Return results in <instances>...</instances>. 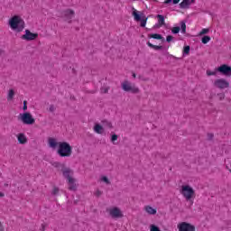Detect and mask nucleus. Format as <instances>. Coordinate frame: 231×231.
<instances>
[{"label":"nucleus","mask_w":231,"mask_h":231,"mask_svg":"<svg viewBox=\"0 0 231 231\" xmlns=\"http://www.w3.org/2000/svg\"><path fill=\"white\" fill-rule=\"evenodd\" d=\"M220 75H224V77H231V66L226 64H222L218 68L216 69Z\"/></svg>","instance_id":"nucleus-9"},{"label":"nucleus","mask_w":231,"mask_h":231,"mask_svg":"<svg viewBox=\"0 0 231 231\" xmlns=\"http://www.w3.org/2000/svg\"><path fill=\"white\" fill-rule=\"evenodd\" d=\"M57 194H59V188L54 187L52 191H51V195L52 196H57Z\"/></svg>","instance_id":"nucleus-32"},{"label":"nucleus","mask_w":231,"mask_h":231,"mask_svg":"<svg viewBox=\"0 0 231 231\" xmlns=\"http://www.w3.org/2000/svg\"><path fill=\"white\" fill-rule=\"evenodd\" d=\"M107 91H109L107 88L104 89V93H107Z\"/></svg>","instance_id":"nucleus-45"},{"label":"nucleus","mask_w":231,"mask_h":231,"mask_svg":"<svg viewBox=\"0 0 231 231\" xmlns=\"http://www.w3.org/2000/svg\"><path fill=\"white\" fill-rule=\"evenodd\" d=\"M158 24L159 26H164L165 24V17L162 14H157Z\"/></svg>","instance_id":"nucleus-18"},{"label":"nucleus","mask_w":231,"mask_h":231,"mask_svg":"<svg viewBox=\"0 0 231 231\" xmlns=\"http://www.w3.org/2000/svg\"><path fill=\"white\" fill-rule=\"evenodd\" d=\"M8 24L13 32H17L18 33H21L25 26L24 20L19 15L11 17L8 21Z\"/></svg>","instance_id":"nucleus-2"},{"label":"nucleus","mask_w":231,"mask_h":231,"mask_svg":"<svg viewBox=\"0 0 231 231\" xmlns=\"http://www.w3.org/2000/svg\"><path fill=\"white\" fill-rule=\"evenodd\" d=\"M121 87L123 91H125L126 93H134V95L140 93V88H138L136 85L131 83L129 80L123 81L121 83Z\"/></svg>","instance_id":"nucleus-5"},{"label":"nucleus","mask_w":231,"mask_h":231,"mask_svg":"<svg viewBox=\"0 0 231 231\" xmlns=\"http://www.w3.org/2000/svg\"><path fill=\"white\" fill-rule=\"evenodd\" d=\"M48 145L51 147V149H57L59 143L57 142V139L53 137L48 138Z\"/></svg>","instance_id":"nucleus-14"},{"label":"nucleus","mask_w":231,"mask_h":231,"mask_svg":"<svg viewBox=\"0 0 231 231\" xmlns=\"http://www.w3.org/2000/svg\"><path fill=\"white\" fill-rule=\"evenodd\" d=\"M180 30H181L180 27H173L171 29V33H174V34L180 33Z\"/></svg>","instance_id":"nucleus-31"},{"label":"nucleus","mask_w":231,"mask_h":231,"mask_svg":"<svg viewBox=\"0 0 231 231\" xmlns=\"http://www.w3.org/2000/svg\"><path fill=\"white\" fill-rule=\"evenodd\" d=\"M132 77H134V79H136V73H133Z\"/></svg>","instance_id":"nucleus-44"},{"label":"nucleus","mask_w":231,"mask_h":231,"mask_svg":"<svg viewBox=\"0 0 231 231\" xmlns=\"http://www.w3.org/2000/svg\"><path fill=\"white\" fill-rule=\"evenodd\" d=\"M150 38L156 39L157 41H162V39H163L162 34H158V33L150 34Z\"/></svg>","instance_id":"nucleus-22"},{"label":"nucleus","mask_w":231,"mask_h":231,"mask_svg":"<svg viewBox=\"0 0 231 231\" xmlns=\"http://www.w3.org/2000/svg\"><path fill=\"white\" fill-rule=\"evenodd\" d=\"M220 98H225V94H222V97Z\"/></svg>","instance_id":"nucleus-46"},{"label":"nucleus","mask_w":231,"mask_h":231,"mask_svg":"<svg viewBox=\"0 0 231 231\" xmlns=\"http://www.w3.org/2000/svg\"><path fill=\"white\" fill-rule=\"evenodd\" d=\"M73 154V148L69 143H59V156L61 158H69Z\"/></svg>","instance_id":"nucleus-4"},{"label":"nucleus","mask_w":231,"mask_h":231,"mask_svg":"<svg viewBox=\"0 0 231 231\" xmlns=\"http://www.w3.org/2000/svg\"><path fill=\"white\" fill-rule=\"evenodd\" d=\"M14 97H15V91L14 89H9L8 95H7V100L10 102V100H14Z\"/></svg>","instance_id":"nucleus-19"},{"label":"nucleus","mask_w":231,"mask_h":231,"mask_svg":"<svg viewBox=\"0 0 231 231\" xmlns=\"http://www.w3.org/2000/svg\"><path fill=\"white\" fill-rule=\"evenodd\" d=\"M61 19H63L65 23H71L73 19H75V11L72 9H67L61 12Z\"/></svg>","instance_id":"nucleus-7"},{"label":"nucleus","mask_w":231,"mask_h":231,"mask_svg":"<svg viewBox=\"0 0 231 231\" xmlns=\"http://www.w3.org/2000/svg\"><path fill=\"white\" fill-rule=\"evenodd\" d=\"M94 131L97 133V134H102L104 133V127L98 124H96L94 125Z\"/></svg>","instance_id":"nucleus-16"},{"label":"nucleus","mask_w":231,"mask_h":231,"mask_svg":"<svg viewBox=\"0 0 231 231\" xmlns=\"http://www.w3.org/2000/svg\"><path fill=\"white\" fill-rule=\"evenodd\" d=\"M177 228L179 231H196V226L187 222L179 223Z\"/></svg>","instance_id":"nucleus-12"},{"label":"nucleus","mask_w":231,"mask_h":231,"mask_svg":"<svg viewBox=\"0 0 231 231\" xmlns=\"http://www.w3.org/2000/svg\"><path fill=\"white\" fill-rule=\"evenodd\" d=\"M147 45L149 46V48H152V50H156V51L162 50V48H163L162 46H160V45H154L150 42H147Z\"/></svg>","instance_id":"nucleus-21"},{"label":"nucleus","mask_w":231,"mask_h":231,"mask_svg":"<svg viewBox=\"0 0 231 231\" xmlns=\"http://www.w3.org/2000/svg\"><path fill=\"white\" fill-rule=\"evenodd\" d=\"M28 109V101H23V111H26Z\"/></svg>","instance_id":"nucleus-34"},{"label":"nucleus","mask_w":231,"mask_h":231,"mask_svg":"<svg viewBox=\"0 0 231 231\" xmlns=\"http://www.w3.org/2000/svg\"><path fill=\"white\" fill-rule=\"evenodd\" d=\"M181 196L189 201L191 205H194V199H196V190L189 184L182 185L180 189Z\"/></svg>","instance_id":"nucleus-1"},{"label":"nucleus","mask_w":231,"mask_h":231,"mask_svg":"<svg viewBox=\"0 0 231 231\" xmlns=\"http://www.w3.org/2000/svg\"><path fill=\"white\" fill-rule=\"evenodd\" d=\"M39 37V33L37 32H31L30 30L26 29L25 33L22 35L21 39L23 41H35Z\"/></svg>","instance_id":"nucleus-13"},{"label":"nucleus","mask_w":231,"mask_h":231,"mask_svg":"<svg viewBox=\"0 0 231 231\" xmlns=\"http://www.w3.org/2000/svg\"><path fill=\"white\" fill-rule=\"evenodd\" d=\"M101 181H104V183H106V185H111V181L109 180V179L106 176H103L101 178Z\"/></svg>","instance_id":"nucleus-28"},{"label":"nucleus","mask_w":231,"mask_h":231,"mask_svg":"<svg viewBox=\"0 0 231 231\" xmlns=\"http://www.w3.org/2000/svg\"><path fill=\"white\" fill-rule=\"evenodd\" d=\"M103 125L105 127H107V129H113V124L109 121H103Z\"/></svg>","instance_id":"nucleus-24"},{"label":"nucleus","mask_w":231,"mask_h":231,"mask_svg":"<svg viewBox=\"0 0 231 231\" xmlns=\"http://www.w3.org/2000/svg\"><path fill=\"white\" fill-rule=\"evenodd\" d=\"M106 212H108L113 219H120V217H124V213H122V210L117 207L110 208Z\"/></svg>","instance_id":"nucleus-8"},{"label":"nucleus","mask_w":231,"mask_h":231,"mask_svg":"<svg viewBox=\"0 0 231 231\" xmlns=\"http://www.w3.org/2000/svg\"><path fill=\"white\" fill-rule=\"evenodd\" d=\"M18 118L25 125H33V124H35V118H33V116H32V114L30 112H25V113L20 114Z\"/></svg>","instance_id":"nucleus-6"},{"label":"nucleus","mask_w":231,"mask_h":231,"mask_svg":"<svg viewBox=\"0 0 231 231\" xmlns=\"http://www.w3.org/2000/svg\"><path fill=\"white\" fill-rule=\"evenodd\" d=\"M208 77H214L217 74V70L212 71V70H207Z\"/></svg>","instance_id":"nucleus-27"},{"label":"nucleus","mask_w":231,"mask_h":231,"mask_svg":"<svg viewBox=\"0 0 231 231\" xmlns=\"http://www.w3.org/2000/svg\"><path fill=\"white\" fill-rule=\"evenodd\" d=\"M172 0H165L164 1V5H170V3L171 2Z\"/></svg>","instance_id":"nucleus-41"},{"label":"nucleus","mask_w":231,"mask_h":231,"mask_svg":"<svg viewBox=\"0 0 231 231\" xmlns=\"http://www.w3.org/2000/svg\"><path fill=\"white\" fill-rule=\"evenodd\" d=\"M1 198H5V193L0 191V199H1Z\"/></svg>","instance_id":"nucleus-43"},{"label":"nucleus","mask_w":231,"mask_h":231,"mask_svg":"<svg viewBox=\"0 0 231 231\" xmlns=\"http://www.w3.org/2000/svg\"><path fill=\"white\" fill-rule=\"evenodd\" d=\"M154 3H158V0H152Z\"/></svg>","instance_id":"nucleus-47"},{"label":"nucleus","mask_w":231,"mask_h":231,"mask_svg":"<svg viewBox=\"0 0 231 231\" xmlns=\"http://www.w3.org/2000/svg\"><path fill=\"white\" fill-rule=\"evenodd\" d=\"M49 111H51V113H53V111H55V106H51L49 107Z\"/></svg>","instance_id":"nucleus-38"},{"label":"nucleus","mask_w":231,"mask_h":231,"mask_svg":"<svg viewBox=\"0 0 231 231\" xmlns=\"http://www.w3.org/2000/svg\"><path fill=\"white\" fill-rule=\"evenodd\" d=\"M208 32H209L208 29L204 28V29H202V30L199 32V35H207V33H208Z\"/></svg>","instance_id":"nucleus-30"},{"label":"nucleus","mask_w":231,"mask_h":231,"mask_svg":"<svg viewBox=\"0 0 231 231\" xmlns=\"http://www.w3.org/2000/svg\"><path fill=\"white\" fill-rule=\"evenodd\" d=\"M214 86L218 89H228L230 88V82L225 79H217L214 81Z\"/></svg>","instance_id":"nucleus-10"},{"label":"nucleus","mask_w":231,"mask_h":231,"mask_svg":"<svg viewBox=\"0 0 231 231\" xmlns=\"http://www.w3.org/2000/svg\"><path fill=\"white\" fill-rule=\"evenodd\" d=\"M145 212H147V214H150L151 216H154V214H156V209H154L151 206H146L144 208Z\"/></svg>","instance_id":"nucleus-17"},{"label":"nucleus","mask_w":231,"mask_h":231,"mask_svg":"<svg viewBox=\"0 0 231 231\" xmlns=\"http://www.w3.org/2000/svg\"><path fill=\"white\" fill-rule=\"evenodd\" d=\"M180 30L182 33H187V24L185 22H180Z\"/></svg>","instance_id":"nucleus-23"},{"label":"nucleus","mask_w":231,"mask_h":231,"mask_svg":"<svg viewBox=\"0 0 231 231\" xmlns=\"http://www.w3.org/2000/svg\"><path fill=\"white\" fill-rule=\"evenodd\" d=\"M64 178L67 179V182L69 185V190H77V180L73 178V171H71L69 168H64L62 170Z\"/></svg>","instance_id":"nucleus-3"},{"label":"nucleus","mask_w":231,"mask_h":231,"mask_svg":"<svg viewBox=\"0 0 231 231\" xmlns=\"http://www.w3.org/2000/svg\"><path fill=\"white\" fill-rule=\"evenodd\" d=\"M208 140H212L214 138V134H208Z\"/></svg>","instance_id":"nucleus-39"},{"label":"nucleus","mask_w":231,"mask_h":231,"mask_svg":"<svg viewBox=\"0 0 231 231\" xmlns=\"http://www.w3.org/2000/svg\"><path fill=\"white\" fill-rule=\"evenodd\" d=\"M102 194V191H100V189H97L95 191V196H97V198H100V195Z\"/></svg>","instance_id":"nucleus-36"},{"label":"nucleus","mask_w":231,"mask_h":231,"mask_svg":"<svg viewBox=\"0 0 231 231\" xmlns=\"http://www.w3.org/2000/svg\"><path fill=\"white\" fill-rule=\"evenodd\" d=\"M183 53L184 55H189L190 53V46L187 45L183 48Z\"/></svg>","instance_id":"nucleus-26"},{"label":"nucleus","mask_w":231,"mask_h":231,"mask_svg":"<svg viewBox=\"0 0 231 231\" xmlns=\"http://www.w3.org/2000/svg\"><path fill=\"white\" fill-rule=\"evenodd\" d=\"M5 230V228L3 227V223L0 221V231Z\"/></svg>","instance_id":"nucleus-40"},{"label":"nucleus","mask_w":231,"mask_h":231,"mask_svg":"<svg viewBox=\"0 0 231 231\" xmlns=\"http://www.w3.org/2000/svg\"><path fill=\"white\" fill-rule=\"evenodd\" d=\"M150 231H162V230H161L160 227H158L157 226H155V225H151V226H150Z\"/></svg>","instance_id":"nucleus-29"},{"label":"nucleus","mask_w":231,"mask_h":231,"mask_svg":"<svg viewBox=\"0 0 231 231\" xmlns=\"http://www.w3.org/2000/svg\"><path fill=\"white\" fill-rule=\"evenodd\" d=\"M132 10V15L134 21H141V27L145 28V25L147 24V18L142 19V14H140V13L134 7H133Z\"/></svg>","instance_id":"nucleus-11"},{"label":"nucleus","mask_w":231,"mask_h":231,"mask_svg":"<svg viewBox=\"0 0 231 231\" xmlns=\"http://www.w3.org/2000/svg\"><path fill=\"white\" fill-rule=\"evenodd\" d=\"M173 5H178L180 3V0H172Z\"/></svg>","instance_id":"nucleus-42"},{"label":"nucleus","mask_w":231,"mask_h":231,"mask_svg":"<svg viewBox=\"0 0 231 231\" xmlns=\"http://www.w3.org/2000/svg\"><path fill=\"white\" fill-rule=\"evenodd\" d=\"M40 230L45 231L46 230V224H42Z\"/></svg>","instance_id":"nucleus-37"},{"label":"nucleus","mask_w":231,"mask_h":231,"mask_svg":"<svg viewBox=\"0 0 231 231\" xmlns=\"http://www.w3.org/2000/svg\"><path fill=\"white\" fill-rule=\"evenodd\" d=\"M116 140H118V135L113 134L111 137V142H116Z\"/></svg>","instance_id":"nucleus-35"},{"label":"nucleus","mask_w":231,"mask_h":231,"mask_svg":"<svg viewBox=\"0 0 231 231\" xmlns=\"http://www.w3.org/2000/svg\"><path fill=\"white\" fill-rule=\"evenodd\" d=\"M17 140L22 145H24V143H28V138L23 133L17 134Z\"/></svg>","instance_id":"nucleus-15"},{"label":"nucleus","mask_w":231,"mask_h":231,"mask_svg":"<svg viewBox=\"0 0 231 231\" xmlns=\"http://www.w3.org/2000/svg\"><path fill=\"white\" fill-rule=\"evenodd\" d=\"M201 42L203 44H208V42H210V36H204Z\"/></svg>","instance_id":"nucleus-25"},{"label":"nucleus","mask_w":231,"mask_h":231,"mask_svg":"<svg viewBox=\"0 0 231 231\" xmlns=\"http://www.w3.org/2000/svg\"><path fill=\"white\" fill-rule=\"evenodd\" d=\"M190 0H182V2L180 4V8H187V6H189Z\"/></svg>","instance_id":"nucleus-20"},{"label":"nucleus","mask_w":231,"mask_h":231,"mask_svg":"<svg viewBox=\"0 0 231 231\" xmlns=\"http://www.w3.org/2000/svg\"><path fill=\"white\" fill-rule=\"evenodd\" d=\"M173 39H174V36H172V35H168V36L166 37V41H167V42H172V41H173Z\"/></svg>","instance_id":"nucleus-33"}]
</instances>
